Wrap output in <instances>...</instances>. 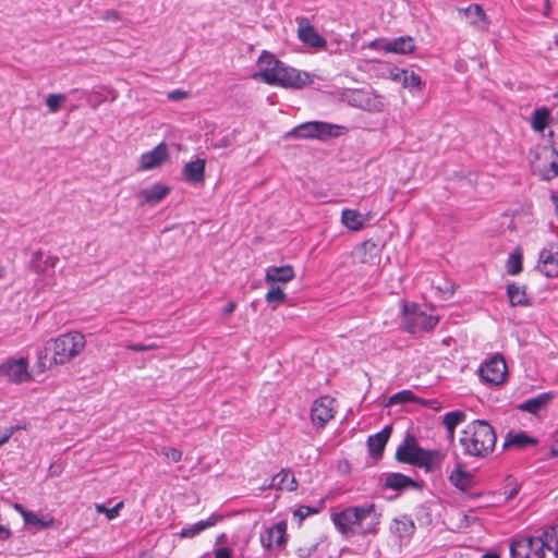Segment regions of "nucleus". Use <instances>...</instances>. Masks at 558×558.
Here are the masks:
<instances>
[{"mask_svg":"<svg viewBox=\"0 0 558 558\" xmlns=\"http://www.w3.org/2000/svg\"><path fill=\"white\" fill-rule=\"evenodd\" d=\"M85 347V336L80 331H70L51 338L37 354V368L46 372L54 366L64 365L78 356Z\"/></svg>","mask_w":558,"mask_h":558,"instance_id":"obj_1","label":"nucleus"},{"mask_svg":"<svg viewBox=\"0 0 558 558\" xmlns=\"http://www.w3.org/2000/svg\"><path fill=\"white\" fill-rule=\"evenodd\" d=\"M257 66L258 72L253 77L260 78L269 85L300 89L312 83L307 72L286 64L268 51L262 52Z\"/></svg>","mask_w":558,"mask_h":558,"instance_id":"obj_2","label":"nucleus"},{"mask_svg":"<svg viewBox=\"0 0 558 558\" xmlns=\"http://www.w3.org/2000/svg\"><path fill=\"white\" fill-rule=\"evenodd\" d=\"M331 521L343 535H366L375 532L379 524V514L374 504H364L333 513Z\"/></svg>","mask_w":558,"mask_h":558,"instance_id":"obj_3","label":"nucleus"},{"mask_svg":"<svg viewBox=\"0 0 558 558\" xmlns=\"http://www.w3.org/2000/svg\"><path fill=\"white\" fill-rule=\"evenodd\" d=\"M511 558H558V525H550L538 536H521L510 542Z\"/></svg>","mask_w":558,"mask_h":558,"instance_id":"obj_4","label":"nucleus"},{"mask_svg":"<svg viewBox=\"0 0 558 558\" xmlns=\"http://www.w3.org/2000/svg\"><path fill=\"white\" fill-rule=\"evenodd\" d=\"M497 436L494 427L484 420H474L461 430L459 444L466 457L484 459L495 449Z\"/></svg>","mask_w":558,"mask_h":558,"instance_id":"obj_5","label":"nucleus"},{"mask_svg":"<svg viewBox=\"0 0 558 558\" xmlns=\"http://www.w3.org/2000/svg\"><path fill=\"white\" fill-rule=\"evenodd\" d=\"M343 131L344 128L338 124L323 121H308L293 128L284 135V137L326 141L330 137H337L343 134Z\"/></svg>","mask_w":558,"mask_h":558,"instance_id":"obj_6","label":"nucleus"},{"mask_svg":"<svg viewBox=\"0 0 558 558\" xmlns=\"http://www.w3.org/2000/svg\"><path fill=\"white\" fill-rule=\"evenodd\" d=\"M405 329L411 333L426 332L435 328L439 317L433 310L426 312L415 303H404L402 306Z\"/></svg>","mask_w":558,"mask_h":558,"instance_id":"obj_7","label":"nucleus"},{"mask_svg":"<svg viewBox=\"0 0 558 558\" xmlns=\"http://www.w3.org/2000/svg\"><path fill=\"white\" fill-rule=\"evenodd\" d=\"M343 99L351 107L368 112H381L386 107L385 98L373 89H348L343 93Z\"/></svg>","mask_w":558,"mask_h":558,"instance_id":"obj_8","label":"nucleus"},{"mask_svg":"<svg viewBox=\"0 0 558 558\" xmlns=\"http://www.w3.org/2000/svg\"><path fill=\"white\" fill-rule=\"evenodd\" d=\"M0 377L8 383L22 385L33 379L27 357H10L0 364Z\"/></svg>","mask_w":558,"mask_h":558,"instance_id":"obj_9","label":"nucleus"},{"mask_svg":"<svg viewBox=\"0 0 558 558\" xmlns=\"http://www.w3.org/2000/svg\"><path fill=\"white\" fill-rule=\"evenodd\" d=\"M480 376L485 383L495 386L505 383L508 371L504 356L501 354H495L484 361L480 366Z\"/></svg>","mask_w":558,"mask_h":558,"instance_id":"obj_10","label":"nucleus"},{"mask_svg":"<svg viewBox=\"0 0 558 558\" xmlns=\"http://www.w3.org/2000/svg\"><path fill=\"white\" fill-rule=\"evenodd\" d=\"M336 400L330 396L317 398L311 407V421L316 428H323L335 417Z\"/></svg>","mask_w":558,"mask_h":558,"instance_id":"obj_11","label":"nucleus"},{"mask_svg":"<svg viewBox=\"0 0 558 558\" xmlns=\"http://www.w3.org/2000/svg\"><path fill=\"white\" fill-rule=\"evenodd\" d=\"M298 38L306 47L313 49H325L327 40L318 34L308 19H298Z\"/></svg>","mask_w":558,"mask_h":558,"instance_id":"obj_12","label":"nucleus"},{"mask_svg":"<svg viewBox=\"0 0 558 558\" xmlns=\"http://www.w3.org/2000/svg\"><path fill=\"white\" fill-rule=\"evenodd\" d=\"M169 157L168 146L165 142L159 143L151 150L143 153L138 160V170L148 171L163 165Z\"/></svg>","mask_w":558,"mask_h":558,"instance_id":"obj_13","label":"nucleus"},{"mask_svg":"<svg viewBox=\"0 0 558 558\" xmlns=\"http://www.w3.org/2000/svg\"><path fill=\"white\" fill-rule=\"evenodd\" d=\"M287 522L280 521L265 529L260 534V543L266 549L279 548L286 543Z\"/></svg>","mask_w":558,"mask_h":558,"instance_id":"obj_14","label":"nucleus"},{"mask_svg":"<svg viewBox=\"0 0 558 558\" xmlns=\"http://www.w3.org/2000/svg\"><path fill=\"white\" fill-rule=\"evenodd\" d=\"M459 14H463L470 26L475 31L485 33L489 29V19L480 4L472 3L466 8L458 9Z\"/></svg>","mask_w":558,"mask_h":558,"instance_id":"obj_15","label":"nucleus"},{"mask_svg":"<svg viewBox=\"0 0 558 558\" xmlns=\"http://www.w3.org/2000/svg\"><path fill=\"white\" fill-rule=\"evenodd\" d=\"M423 451L417 445L415 437L408 436L403 442L397 448L396 458L398 461L411 464L413 466L416 465L420 456Z\"/></svg>","mask_w":558,"mask_h":558,"instance_id":"obj_16","label":"nucleus"},{"mask_svg":"<svg viewBox=\"0 0 558 558\" xmlns=\"http://www.w3.org/2000/svg\"><path fill=\"white\" fill-rule=\"evenodd\" d=\"M295 277L292 265L269 266L265 269V282L267 286H279L278 283H288Z\"/></svg>","mask_w":558,"mask_h":558,"instance_id":"obj_17","label":"nucleus"},{"mask_svg":"<svg viewBox=\"0 0 558 558\" xmlns=\"http://www.w3.org/2000/svg\"><path fill=\"white\" fill-rule=\"evenodd\" d=\"M449 483L461 492H468L474 486V475L462 463L458 462L448 476Z\"/></svg>","mask_w":558,"mask_h":558,"instance_id":"obj_18","label":"nucleus"},{"mask_svg":"<svg viewBox=\"0 0 558 558\" xmlns=\"http://www.w3.org/2000/svg\"><path fill=\"white\" fill-rule=\"evenodd\" d=\"M446 454L438 449L427 450L423 448L416 468L424 469L427 473H434L441 470Z\"/></svg>","mask_w":558,"mask_h":558,"instance_id":"obj_19","label":"nucleus"},{"mask_svg":"<svg viewBox=\"0 0 558 558\" xmlns=\"http://www.w3.org/2000/svg\"><path fill=\"white\" fill-rule=\"evenodd\" d=\"M537 269L547 278L558 276V251L543 248L539 253Z\"/></svg>","mask_w":558,"mask_h":558,"instance_id":"obj_20","label":"nucleus"},{"mask_svg":"<svg viewBox=\"0 0 558 558\" xmlns=\"http://www.w3.org/2000/svg\"><path fill=\"white\" fill-rule=\"evenodd\" d=\"M389 78L393 82L401 83L404 88L412 89L423 86L421 76L405 69L392 68L389 71Z\"/></svg>","mask_w":558,"mask_h":558,"instance_id":"obj_21","label":"nucleus"},{"mask_svg":"<svg viewBox=\"0 0 558 558\" xmlns=\"http://www.w3.org/2000/svg\"><path fill=\"white\" fill-rule=\"evenodd\" d=\"M390 433H391V428L389 426H386L378 433L368 436L367 449H368L369 456L373 459H378L383 456V452L388 442Z\"/></svg>","mask_w":558,"mask_h":558,"instance_id":"obj_22","label":"nucleus"},{"mask_svg":"<svg viewBox=\"0 0 558 558\" xmlns=\"http://www.w3.org/2000/svg\"><path fill=\"white\" fill-rule=\"evenodd\" d=\"M206 160L197 158L196 160L186 162L182 168V177L184 181L191 184H197L205 178Z\"/></svg>","mask_w":558,"mask_h":558,"instance_id":"obj_23","label":"nucleus"},{"mask_svg":"<svg viewBox=\"0 0 558 558\" xmlns=\"http://www.w3.org/2000/svg\"><path fill=\"white\" fill-rule=\"evenodd\" d=\"M170 187L165 184L156 183L145 189H142L140 196L143 198L144 204L155 206L166 198L170 193Z\"/></svg>","mask_w":558,"mask_h":558,"instance_id":"obj_24","label":"nucleus"},{"mask_svg":"<svg viewBox=\"0 0 558 558\" xmlns=\"http://www.w3.org/2000/svg\"><path fill=\"white\" fill-rule=\"evenodd\" d=\"M267 487L294 492L298 488V483L290 469H282L278 474L271 477Z\"/></svg>","mask_w":558,"mask_h":558,"instance_id":"obj_25","label":"nucleus"},{"mask_svg":"<svg viewBox=\"0 0 558 558\" xmlns=\"http://www.w3.org/2000/svg\"><path fill=\"white\" fill-rule=\"evenodd\" d=\"M553 398V392H543L520 403L518 409L531 414H537L541 410L547 407Z\"/></svg>","mask_w":558,"mask_h":558,"instance_id":"obj_26","label":"nucleus"},{"mask_svg":"<svg viewBox=\"0 0 558 558\" xmlns=\"http://www.w3.org/2000/svg\"><path fill=\"white\" fill-rule=\"evenodd\" d=\"M415 49L414 40L411 36H400L388 39L386 45V53L409 54Z\"/></svg>","mask_w":558,"mask_h":558,"instance_id":"obj_27","label":"nucleus"},{"mask_svg":"<svg viewBox=\"0 0 558 558\" xmlns=\"http://www.w3.org/2000/svg\"><path fill=\"white\" fill-rule=\"evenodd\" d=\"M58 262L59 257L57 255H47L44 257L41 251H36L32 259L34 268L38 274H53Z\"/></svg>","mask_w":558,"mask_h":558,"instance_id":"obj_28","label":"nucleus"},{"mask_svg":"<svg viewBox=\"0 0 558 558\" xmlns=\"http://www.w3.org/2000/svg\"><path fill=\"white\" fill-rule=\"evenodd\" d=\"M221 519L220 515L218 514H211L209 518H207L206 520H202V521H198L192 525H189V526H185L183 527L179 535L182 537V538H192L196 535H198L201 532H203L204 530L208 529V527H211L214 526L215 524H217V522Z\"/></svg>","mask_w":558,"mask_h":558,"instance_id":"obj_29","label":"nucleus"},{"mask_svg":"<svg viewBox=\"0 0 558 558\" xmlns=\"http://www.w3.org/2000/svg\"><path fill=\"white\" fill-rule=\"evenodd\" d=\"M466 420V414L464 411L454 410L444 414L442 424L446 427L447 438L450 440L454 439L456 428L459 424L463 423Z\"/></svg>","mask_w":558,"mask_h":558,"instance_id":"obj_30","label":"nucleus"},{"mask_svg":"<svg viewBox=\"0 0 558 558\" xmlns=\"http://www.w3.org/2000/svg\"><path fill=\"white\" fill-rule=\"evenodd\" d=\"M24 524L28 529L45 530L53 525L54 519L51 514H37L33 511L26 513Z\"/></svg>","mask_w":558,"mask_h":558,"instance_id":"obj_31","label":"nucleus"},{"mask_svg":"<svg viewBox=\"0 0 558 558\" xmlns=\"http://www.w3.org/2000/svg\"><path fill=\"white\" fill-rule=\"evenodd\" d=\"M365 218L354 209L345 208L341 213L342 225L351 231H360L364 227Z\"/></svg>","mask_w":558,"mask_h":558,"instance_id":"obj_32","label":"nucleus"},{"mask_svg":"<svg viewBox=\"0 0 558 558\" xmlns=\"http://www.w3.org/2000/svg\"><path fill=\"white\" fill-rule=\"evenodd\" d=\"M551 121L550 111L546 107L537 108L531 117V126L535 132L543 133Z\"/></svg>","mask_w":558,"mask_h":558,"instance_id":"obj_33","label":"nucleus"},{"mask_svg":"<svg viewBox=\"0 0 558 558\" xmlns=\"http://www.w3.org/2000/svg\"><path fill=\"white\" fill-rule=\"evenodd\" d=\"M507 295L512 306H525L529 304V298L524 286L510 283L507 287Z\"/></svg>","mask_w":558,"mask_h":558,"instance_id":"obj_34","label":"nucleus"},{"mask_svg":"<svg viewBox=\"0 0 558 558\" xmlns=\"http://www.w3.org/2000/svg\"><path fill=\"white\" fill-rule=\"evenodd\" d=\"M522 248L515 247L508 256L506 260L507 272L511 276H515L522 271Z\"/></svg>","mask_w":558,"mask_h":558,"instance_id":"obj_35","label":"nucleus"},{"mask_svg":"<svg viewBox=\"0 0 558 558\" xmlns=\"http://www.w3.org/2000/svg\"><path fill=\"white\" fill-rule=\"evenodd\" d=\"M386 486L395 490H400L410 486H414V481L401 473H391L386 477Z\"/></svg>","mask_w":558,"mask_h":558,"instance_id":"obj_36","label":"nucleus"},{"mask_svg":"<svg viewBox=\"0 0 558 558\" xmlns=\"http://www.w3.org/2000/svg\"><path fill=\"white\" fill-rule=\"evenodd\" d=\"M269 290L265 294L266 303L274 310L287 299V294L279 286H268Z\"/></svg>","mask_w":558,"mask_h":558,"instance_id":"obj_37","label":"nucleus"},{"mask_svg":"<svg viewBox=\"0 0 558 558\" xmlns=\"http://www.w3.org/2000/svg\"><path fill=\"white\" fill-rule=\"evenodd\" d=\"M539 178L543 181H551L555 178H558V154L554 150L553 158L545 165L542 170H539Z\"/></svg>","mask_w":558,"mask_h":558,"instance_id":"obj_38","label":"nucleus"},{"mask_svg":"<svg viewBox=\"0 0 558 558\" xmlns=\"http://www.w3.org/2000/svg\"><path fill=\"white\" fill-rule=\"evenodd\" d=\"M507 445L517 446L518 448H524L527 446H534L537 444V440L533 437H530L525 433H517L512 436H509V438L506 441Z\"/></svg>","mask_w":558,"mask_h":558,"instance_id":"obj_39","label":"nucleus"},{"mask_svg":"<svg viewBox=\"0 0 558 558\" xmlns=\"http://www.w3.org/2000/svg\"><path fill=\"white\" fill-rule=\"evenodd\" d=\"M123 507V501H119L114 507L107 508L102 504H96L95 508L98 513L106 514L108 520H113L119 517L120 510Z\"/></svg>","mask_w":558,"mask_h":558,"instance_id":"obj_40","label":"nucleus"},{"mask_svg":"<svg viewBox=\"0 0 558 558\" xmlns=\"http://www.w3.org/2000/svg\"><path fill=\"white\" fill-rule=\"evenodd\" d=\"M93 93L95 95L99 96L97 104L105 101V100L114 101L118 97L117 90H114L113 88H110V87H106V86H101L98 89H95Z\"/></svg>","mask_w":558,"mask_h":558,"instance_id":"obj_41","label":"nucleus"},{"mask_svg":"<svg viewBox=\"0 0 558 558\" xmlns=\"http://www.w3.org/2000/svg\"><path fill=\"white\" fill-rule=\"evenodd\" d=\"M65 100L63 94H50L46 99V105L50 112L54 113L60 109V105Z\"/></svg>","mask_w":558,"mask_h":558,"instance_id":"obj_42","label":"nucleus"},{"mask_svg":"<svg viewBox=\"0 0 558 558\" xmlns=\"http://www.w3.org/2000/svg\"><path fill=\"white\" fill-rule=\"evenodd\" d=\"M128 350L134 351V352H141V351H151L159 348L156 343H149V344H142V343H128L125 345Z\"/></svg>","mask_w":558,"mask_h":558,"instance_id":"obj_43","label":"nucleus"},{"mask_svg":"<svg viewBox=\"0 0 558 558\" xmlns=\"http://www.w3.org/2000/svg\"><path fill=\"white\" fill-rule=\"evenodd\" d=\"M388 43V39L386 38H376L367 44L364 45V48L377 50V51H385L386 52V45Z\"/></svg>","mask_w":558,"mask_h":558,"instance_id":"obj_44","label":"nucleus"},{"mask_svg":"<svg viewBox=\"0 0 558 558\" xmlns=\"http://www.w3.org/2000/svg\"><path fill=\"white\" fill-rule=\"evenodd\" d=\"M412 392L410 390H402V391H399L397 393H395L391 398H390V402L391 403H396V402H407V401H410L412 399Z\"/></svg>","mask_w":558,"mask_h":558,"instance_id":"obj_45","label":"nucleus"},{"mask_svg":"<svg viewBox=\"0 0 558 558\" xmlns=\"http://www.w3.org/2000/svg\"><path fill=\"white\" fill-rule=\"evenodd\" d=\"M162 454L172 460L173 462H180L182 459V451L177 448H163Z\"/></svg>","mask_w":558,"mask_h":558,"instance_id":"obj_46","label":"nucleus"},{"mask_svg":"<svg viewBox=\"0 0 558 558\" xmlns=\"http://www.w3.org/2000/svg\"><path fill=\"white\" fill-rule=\"evenodd\" d=\"M187 97H189V93L183 89H174L168 94V99L172 100V101H178L181 99H185Z\"/></svg>","mask_w":558,"mask_h":558,"instance_id":"obj_47","label":"nucleus"},{"mask_svg":"<svg viewBox=\"0 0 558 558\" xmlns=\"http://www.w3.org/2000/svg\"><path fill=\"white\" fill-rule=\"evenodd\" d=\"M293 515L299 519L301 523L305 518L308 517V506H300L293 511Z\"/></svg>","mask_w":558,"mask_h":558,"instance_id":"obj_48","label":"nucleus"},{"mask_svg":"<svg viewBox=\"0 0 558 558\" xmlns=\"http://www.w3.org/2000/svg\"><path fill=\"white\" fill-rule=\"evenodd\" d=\"M104 20L106 21H120V13L116 10H109L105 13Z\"/></svg>","mask_w":558,"mask_h":558,"instance_id":"obj_49","label":"nucleus"},{"mask_svg":"<svg viewBox=\"0 0 558 558\" xmlns=\"http://www.w3.org/2000/svg\"><path fill=\"white\" fill-rule=\"evenodd\" d=\"M215 558H232L231 551L227 547H221L216 550Z\"/></svg>","mask_w":558,"mask_h":558,"instance_id":"obj_50","label":"nucleus"},{"mask_svg":"<svg viewBox=\"0 0 558 558\" xmlns=\"http://www.w3.org/2000/svg\"><path fill=\"white\" fill-rule=\"evenodd\" d=\"M232 138L230 136H223L217 143L214 144L215 148H225L231 144Z\"/></svg>","mask_w":558,"mask_h":558,"instance_id":"obj_51","label":"nucleus"},{"mask_svg":"<svg viewBox=\"0 0 558 558\" xmlns=\"http://www.w3.org/2000/svg\"><path fill=\"white\" fill-rule=\"evenodd\" d=\"M235 306H236L235 302H233V301H229V302L225 305V307H223V310H222V314H223V315H231V314L234 312Z\"/></svg>","mask_w":558,"mask_h":558,"instance_id":"obj_52","label":"nucleus"},{"mask_svg":"<svg viewBox=\"0 0 558 558\" xmlns=\"http://www.w3.org/2000/svg\"><path fill=\"white\" fill-rule=\"evenodd\" d=\"M13 508H14L15 511H17L22 515L23 520L27 517L26 513L31 512L29 510H26L23 507V505L17 504V502L13 504Z\"/></svg>","mask_w":558,"mask_h":558,"instance_id":"obj_53","label":"nucleus"},{"mask_svg":"<svg viewBox=\"0 0 558 558\" xmlns=\"http://www.w3.org/2000/svg\"><path fill=\"white\" fill-rule=\"evenodd\" d=\"M550 199L555 205V213H556V216L558 217V195L551 194Z\"/></svg>","mask_w":558,"mask_h":558,"instance_id":"obj_54","label":"nucleus"},{"mask_svg":"<svg viewBox=\"0 0 558 558\" xmlns=\"http://www.w3.org/2000/svg\"><path fill=\"white\" fill-rule=\"evenodd\" d=\"M10 438L11 433H4L3 436L0 438V447L8 442Z\"/></svg>","mask_w":558,"mask_h":558,"instance_id":"obj_55","label":"nucleus"},{"mask_svg":"<svg viewBox=\"0 0 558 558\" xmlns=\"http://www.w3.org/2000/svg\"><path fill=\"white\" fill-rule=\"evenodd\" d=\"M21 428H25L24 426H21V425H14V426H11L9 427L5 433H11V436L19 429Z\"/></svg>","mask_w":558,"mask_h":558,"instance_id":"obj_56","label":"nucleus"},{"mask_svg":"<svg viewBox=\"0 0 558 558\" xmlns=\"http://www.w3.org/2000/svg\"><path fill=\"white\" fill-rule=\"evenodd\" d=\"M482 558H500V556L496 553H486L482 556Z\"/></svg>","mask_w":558,"mask_h":558,"instance_id":"obj_57","label":"nucleus"},{"mask_svg":"<svg viewBox=\"0 0 558 558\" xmlns=\"http://www.w3.org/2000/svg\"><path fill=\"white\" fill-rule=\"evenodd\" d=\"M317 512H318V510H317V509L308 507V515H311V514H315V513H317Z\"/></svg>","mask_w":558,"mask_h":558,"instance_id":"obj_58","label":"nucleus"},{"mask_svg":"<svg viewBox=\"0 0 558 558\" xmlns=\"http://www.w3.org/2000/svg\"><path fill=\"white\" fill-rule=\"evenodd\" d=\"M4 276V268L0 266V279Z\"/></svg>","mask_w":558,"mask_h":558,"instance_id":"obj_59","label":"nucleus"},{"mask_svg":"<svg viewBox=\"0 0 558 558\" xmlns=\"http://www.w3.org/2000/svg\"><path fill=\"white\" fill-rule=\"evenodd\" d=\"M267 486H268V484H264L262 488L263 489H269Z\"/></svg>","mask_w":558,"mask_h":558,"instance_id":"obj_60","label":"nucleus"}]
</instances>
